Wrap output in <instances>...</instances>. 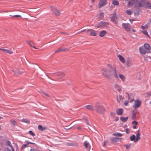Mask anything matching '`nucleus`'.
Masks as SVG:
<instances>
[{"mask_svg":"<svg viewBox=\"0 0 151 151\" xmlns=\"http://www.w3.org/2000/svg\"><path fill=\"white\" fill-rule=\"evenodd\" d=\"M107 66V68H104L102 69L103 75L108 78H110L112 76H114L115 78H118L116 67L112 66L110 64H108Z\"/></svg>","mask_w":151,"mask_h":151,"instance_id":"nucleus-1","label":"nucleus"},{"mask_svg":"<svg viewBox=\"0 0 151 151\" xmlns=\"http://www.w3.org/2000/svg\"><path fill=\"white\" fill-rule=\"evenodd\" d=\"M139 51L141 54L145 55L151 52V48L148 44L145 43L144 46L139 47Z\"/></svg>","mask_w":151,"mask_h":151,"instance_id":"nucleus-2","label":"nucleus"},{"mask_svg":"<svg viewBox=\"0 0 151 151\" xmlns=\"http://www.w3.org/2000/svg\"><path fill=\"white\" fill-rule=\"evenodd\" d=\"M95 110L97 113L100 114H104L105 112L104 106L98 102L95 104Z\"/></svg>","mask_w":151,"mask_h":151,"instance_id":"nucleus-3","label":"nucleus"},{"mask_svg":"<svg viewBox=\"0 0 151 151\" xmlns=\"http://www.w3.org/2000/svg\"><path fill=\"white\" fill-rule=\"evenodd\" d=\"M146 0H141L137 1L135 4L134 6L135 8H138L143 6L145 4Z\"/></svg>","mask_w":151,"mask_h":151,"instance_id":"nucleus-4","label":"nucleus"},{"mask_svg":"<svg viewBox=\"0 0 151 151\" xmlns=\"http://www.w3.org/2000/svg\"><path fill=\"white\" fill-rule=\"evenodd\" d=\"M109 23L106 22L101 21L98 24L97 27L98 28L108 27Z\"/></svg>","mask_w":151,"mask_h":151,"instance_id":"nucleus-5","label":"nucleus"},{"mask_svg":"<svg viewBox=\"0 0 151 151\" xmlns=\"http://www.w3.org/2000/svg\"><path fill=\"white\" fill-rule=\"evenodd\" d=\"M122 26L126 31L129 32L130 31L131 26L129 24L123 23L122 24Z\"/></svg>","mask_w":151,"mask_h":151,"instance_id":"nucleus-6","label":"nucleus"},{"mask_svg":"<svg viewBox=\"0 0 151 151\" xmlns=\"http://www.w3.org/2000/svg\"><path fill=\"white\" fill-rule=\"evenodd\" d=\"M141 104V101L138 99H136L134 101V103L133 106V107L136 109L139 107Z\"/></svg>","mask_w":151,"mask_h":151,"instance_id":"nucleus-7","label":"nucleus"},{"mask_svg":"<svg viewBox=\"0 0 151 151\" xmlns=\"http://www.w3.org/2000/svg\"><path fill=\"white\" fill-rule=\"evenodd\" d=\"M107 1V0H100L98 4V7L99 8L105 5Z\"/></svg>","mask_w":151,"mask_h":151,"instance_id":"nucleus-8","label":"nucleus"},{"mask_svg":"<svg viewBox=\"0 0 151 151\" xmlns=\"http://www.w3.org/2000/svg\"><path fill=\"white\" fill-rule=\"evenodd\" d=\"M96 31L92 29H90L87 30L86 31V33H88V32H90V35L92 36H95L96 35Z\"/></svg>","mask_w":151,"mask_h":151,"instance_id":"nucleus-9","label":"nucleus"},{"mask_svg":"<svg viewBox=\"0 0 151 151\" xmlns=\"http://www.w3.org/2000/svg\"><path fill=\"white\" fill-rule=\"evenodd\" d=\"M83 145L88 151H89L91 149V146L89 143L87 141H85L83 143Z\"/></svg>","mask_w":151,"mask_h":151,"instance_id":"nucleus-10","label":"nucleus"},{"mask_svg":"<svg viewBox=\"0 0 151 151\" xmlns=\"http://www.w3.org/2000/svg\"><path fill=\"white\" fill-rule=\"evenodd\" d=\"M137 112V110L135 109L132 111V119L133 120H135L136 118V115Z\"/></svg>","mask_w":151,"mask_h":151,"instance_id":"nucleus-11","label":"nucleus"},{"mask_svg":"<svg viewBox=\"0 0 151 151\" xmlns=\"http://www.w3.org/2000/svg\"><path fill=\"white\" fill-rule=\"evenodd\" d=\"M51 9L55 15L56 16H59L60 15V12L59 11L57 10L56 8L53 7H52Z\"/></svg>","mask_w":151,"mask_h":151,"instance_id":"nucleus-12","label":"nucleus"},{"mask_svg":"<svg viewBox=\"0 0 151 151\" xmlns=\"http://www.w3.org/2000/svg\"><path fill=\"white\" fill-rule=\"evenodd\" d=\"M139 0H130L128 2V5L129 6H131L134 4V5Z\"/></svg>","mask_w":151,"mask_h":151,"instance_id":"nucleus-13","label":"nucleus"},{"mask_svg":"<svg viewBox=\"0 0 151 151\" xmlns=\"http://www.w3.org/2000/svg\"><path fill=\"white\" fill-rule=\"evenodd\" d=\"M55 76L58 77V79H60L63 78L65 76L64 74L61 72H59L55 74Z\"/></svg>","mask_w":151,"mask_h":151,"instance_id":"nucleus-14","label":"nucleus"},{"mask_svg":"<svg viewBox=\"0 0 151 151\" xmlns=\"http://www.w3.org/2000/svg\"><path fill=\"white\" fill-rule=\"evenodd\" d=\"M25 142L26 143V144H23L22 145V149H23L25 148L26 147H28V145L29 144H35V143L32 142H30L28 141H26Z\"/></svg>","mask_w":151,"mask_h":151,"instance_id":"nucleus-15","label":"nucleus"},{"mask_svg":"<svg viewBox=\"0 0 151 151\" xmlns=\"http://www.w3.org/2000/svg\"><path fill=\"white\" fill-rule=\"evenodd\" d=\"M111 21L114 22L116 24L117 23V18L116 14H114L111 18Z\"/></svg>","mask_w":151,"mask_h":151,"instance_id":"nucleus-16","label":"nucleus"},{"mask_svg":"<svg viewBox=\"0 0 151 151\" xmlns=\"http://www.w3.org/2000/svg\"><path fill=\"white\" fill-rule=\"evenodd\" d=\"M140 131L139 130H138L137 131V133L136 135V137H135V140L134 141V142H136L138 141L140 139Z\"/></svg>","mask_w":151,"mask_h":151,"instance_id":"nucleus-17","label":"nucleus"},{"mask_svg":"<svg viewBox=\"0 0 151 151\" xmlns=\"http://www.w3.org/2000/svg\"><path fill=\"white\" fill-rule=\"evenodd\" d=\"M86 108L91 111H93L95 110V108L92 106L90 105H87L85 106Z\"/></svg>","mask_w":151,"mask_h":151,"instance_id":"nucleus-18","label":"nucleus"},{"mask_svg":"<svg viewBox=\"0 0 151 151\" xmlns=\"http://www.w3.org/2000/svg\"><path fill=\"white\" fill-rule=\"evenodd\" d=\"M0 50H1L3 52L8 53L9 54H12L13 53L12 51L11 50L5 49H0Z\"/></svg>","mask_w":151,"mask_h":151,"instance_id":"nucleus-19","label":"nucleus"},{"mask_svg":"<svg viewBox=\"0 0 151 151\" xmlns=\"http://www.w3.org/2000/svg\"><path fill=\"white\" fill-rule=\"evenodd\" d=\"M123 112V109L122 108L119 109L116 111V113L118 115H122Z\"/></svg>","mask_w":151,"mask_h":151,"instance_id":"nucleus-20","label":"nucleus"},{"mask_svg":"<svg viewBox=\"0 0 151 151\" xmlns=\"http://www.w3.org/2000/svg\"><path fill=\"white\" fill-rule=\"evenodd\" d=\"M106 33V31L104 30L101 31L100 32L99 35L100 37H103L104 36Z\"/></svg>","mask_w":151,"mask_h":151,"instance_id":"nucleus-21","label":"nucleus"},{"mask_svg":"<svg viewBox=\"0 0 151 151\" xmlns=\"http://www.w3.org/2000/svg\"><path fill=\"white\" fill-rule=\"evenodd\" d=\"M6 145L11 147L12 150V151H14V149L13 148V147L12 145L11 142L10 141H6Z\"/></svg>","mask_w":151,"mask_h":151,"instance_id":"nucleus-22","label":"nucleus"},{"mask_svg":"<svg viewBox=\"0 0 151 151\" xmlns=\"http://www.w3.org/2000/svg\"><path fill=\"white\" fill-rule=\"evenodd\" d=\"M132 62L130 60H127L126 61V65L127 67H129L132 65Z\"/></svg>","mask_w":151,"mask_h":151,"instance_id":"nucleus-23","label":"nucleus"},{"mask_svg":"<svg viewBox=\"0 0 151 151\" xmlns=\"http://www.w3.org/2000/svg\"><path fill=\"white\" fill-rule=\"evenodd\" d=\"M118 58H119V60L123 63L125 62V59L124 57L121 55H119L118 56Z\"/></svg>","mask_w":151,"mask_h":151,"instance_id":"nucleus-24","label":"nucleus"},{"mask_svg":"<svg viewBox=\"0 0 151 151\" xmlns=\"http://www.w3.org/2000/svg\"><path fill=\"white\" fill-rule=\"evenodd\" d=\"M145 8L151 9V4L149 1H147L145 6Z\"/></svg>","mask_w":151,"mask_h":151,"instance_id":"nucleus-25","label":"nucleus"},{"mask_svg":"<svg viewBox=\"0 0 151 151\" xmlns=\"http://www.w3.org/2000/svg\"><path fill=\"white\" fill-rule=\"evenodd\" d=\"M128 118V117H120V119L122 122H125L127 121Z\"/></svg>","mask_w":151,"mask_h":151,"instance_id":"nucleus-26","label":"nucleus"},{"mask_svg":"<svg viewBox=\"0 0 151 151\" xmlns=\"http://www.w3.org/2000/svg\"><path fill=\"white\" fill-rule=\"evenodd\" d=\"M114 87L118 90L119 92L120 93L121 92L122 89L117 84H115L114 86Z\"/></svg>","mask_w":151,"mask_h":151,"instance_id":"nucleus-27","label":"nucleus"},{"mask_svg":"<svg viewBox=\"0 0 151 151\" xmlns=\"http://www.w3.org/2000/svg\"><path fill=\"white\" fill-rule=\"evenodd\" d=\"M38 129L41 131H43L46 129V128L44 127H42L41 125H39L38 126Z\"/></svg>","mask_w":151,"mask_h":151,"instance_id":"nucleus-28","label":"nucleus"},{"mask_svg":"<svg viewBox=\"0 0 151 151\" xmlns=\"http://www.w3.org/2000/svg\"><path fill=\"white\" fill-rule=\"evenodd\" d=\"M119 76L122 79L123 82H124L125 80V77L123 75L120 74L119 75Z\"/></svg>","mask_w":151,"mask_h":151,"instance_id":"nucleus-29","label":"nucleus"},{"mask_svg":"<svg viewBox=\"0 0 151 151\" xmlns=\"http://www.w3.org/2000/svg\"><path fill=\"white\" fill-rule=\"evenodd\" d=\"M113 135L114 136H118V137H122L123 135L122 134L118 132L114 133L113 134Z\"/></svg>","mask_w":151,"mask_h":151,"instance_id":"nucleus-30","label":"nucleus"},{"mask_svg":"<svg viewBox=\"0 0 151 151\" xmlns=\"http://www.w3.org/2000/svg\"><path fill=\"white\" fill-rule=\"evenodd\" d=\"M27 43L29 44V45H30L32 47H33L35 49H37L38 48H36L35 46H33L32 45V42L30 41H27Z\"/></svg>","mask_w":151,"mask_h":151,"instance_id":"nucleus-31","label":"nucleus"},{"mask_svg":"<svg viewBox=\"0 0 151 151\" xmlns=\"http://www.w3.org/2000/svg\"><path fill=\"white\" fill-rule=\"evenodd\" d=\"M66 50L65 49H63L62 48H59L58 50H56L55 51V52H61V51H64Z\"/></svg>","mask_w":151,"mask_h":151,"instance_id":"nucleus-32","label":"nucleus"},{"mask_svg":"<svg viewBox=\"0 0 151 151\" xmlns=\"http://www.w3.org/2000/svg\"><path fill=\"white\" fill-rule=\"evenodd\" d=\"M21 121L23 122H25L27 124H29L30 122L29 120L27 119H23L21 120Z\"/></svg>","mask_w":151,"mask_h":151,"instance_id":"nucleus-33","label":"nucleus"},{"mask_svg":"<svg viewBox=\"0 0 151 151\" xmlns=\"http://www.w3.org/2000/svg\"><path fill=\"white\" fill-rule=\"evenodd\" d=\"M112 4L114 5H118L119 2L118 1L116 0H113L112 1Z\"/></svg>","mask_w":151,"mask_h":151,"instance_id":"nucleus-34","label":"nucleus"},{"mask_svg":"<svg viewBox=\"0 0 151 151\" xmlns=\"http://www.w3.org/2000/svg\"><path fill=\"white\" fill-rule=\"evenodd\" d=\"M118 138L116 137H112L111 139V141L112 142H117Z\"/></svg>","mask_w":151,"mask_h":151,"instance_id":"nucleus-35","label":"nucleus"},{"mask_svg":"<svg viewBox=\"0 0 151 151\" xmlns=\"http://www.w3.org/2000/svg\"><path fill=\"white\" fill-rule=\"evenodd\" d=\"M10 122L12 123V124L14 126L16 125L17 124L16 122L13 119L11 120H10Z\"/></svg>","mask_w":151,"mask_h":151,"instance_id":"nucleus-36","label":"nucleus"},{"mask_svg":"<svg viewBox=\"0 0 151 151\" xmlns=\"http://www.w3.org/2000/svg\"><path fill=\"white\" fill-rule=\"evenodd\" d=\"M130 139L132 141H134L135 140V136L134 135H133L130 137Z\"/></svg>","mask_w":151,"mask_h":151,"instance_id":"nucleus-37","label":"nucleus"},{"mask_svg":"<svg viewBox=\"0 0 151 151\" xmlns=\"http://www.w3.org/2000/svg\"><path fill=\"white\" fill-rule=\"evenodd\" d=\"M126 13L129 15H131L132 13V12L130 10H127L126 11Z\"/></svg>","mask_w":151,"mask_h":151,"instance_id":"nucleus-38","label":"nucleus"},{"mask_svg":"<svg viewBox=\"0 0 151 151\" xmlns=\"http://www.w3.org/2000/svg\"><path fill=\"white\" fill-rule=\"evenodd\" d=\"M131 145V143H129L127 145H125L124 146L126 147L127 149H128L129 148Z\"/></svg>","mask_w":151,"mask_h":151,"instance_id":"nucleus-39","label":"nucleus"},{"mask_svg":"<svg viewBox=\"0 0 151 151\" xmlns=\"http://www.w3.org/2000/svg\"><path fill=\"white\" fill-rule=\"evenodd\" d=\"M142 33H143L145 35H147L149 37H150L149 35H148V32L146 30H144L143 31H141Z\"/></svg>","mask_w":151,"mask_h":151,"instance_id":"nucleus-40","label":"nucleus"},{"mask_svg":"<svg viewBox=\"0 0 151 151\" xmlns=\"http://www.w3.org/2000/svg\"><path fill=\"white\" fill-rule=\"evenodd\" d=\"M99 17L100 18H103L104 17V13L103 12H101L99 14Z\"/></svg>","mask_w":151,"mask_h":151,"instance_id":"nucleus-41","label":"nucleus"},{"mask_svg":"<svg viewBox=\"0 0 151 151\" xmlns=\"http://www.w3.org/2000/svg\"><path fill=\"white\" fill-rule=\"evenodd\" d=\"M140 10H139L138 11H136L134 12V14L135 15H138L139 14V12L140 11Z\"/></svg>","mask_w":151,"mask_h":151,"instance_id":"nucleus-42","label":"nucleus"},{"mask_svg":"<svg viewBox=\"0 0 151 151\" xmlns=\"http://www.w3.org/2000/svg\"><path fill=\"white\" fill-rule=\"evenodd\" d=\"M149 59H150V60H151V59L150 57H144V60H145L146 61H149Z\"/></svg>","mask_w":151,"mask_h":151,"instance_id":"nucleus-43","label":"nucleus"},{"mask_svg":"<svg viewBox=\"0 0 151 151\" xmlns=\"http://www.w3.org/2000/svg\"><path fill=\"white\" fill-rule=\"evenodd\" d=\"M29 134L32 136H35V134L33 133V132H32V131H29Z\"/></svg>","mask_w":151,"mask_h":151,"instance_id":"nucleus-44","label":"nucleus"},{"mask_svg":"<svg viewBox=\"0 0 151 151\" xmlns=\"http://www.w3.org/2000/svg\"><path fill=\"white\" fill-rule=\"evenodd\" d=\"M125 132L127 134H128L129 133V129L128 128H127L125 129Z\"/></svg>","mask_w":151,"mask_h":151,"instance_id":"nucleus-45","label":"nucleus"},{"mask_svg":"<svg viewBox=\"0 0 151 151\" xmlns=\"http://www.w3.org/2000/svg\"><path fill=\"white\" fill-rule=\"evenodd\" d=\"M13 17H21V16L20 15H16L13 16Z\"/></svg>","mask_w":151,"mask_h":151,"instance_id":"nucleus-46","label":"nucleus"},{"mask_svg":"<svg viewBox=\"0 0 151 151\" xmlns=\"http://www.w3.org/2000/svg\"><path fill=\"white\" fill-rule=\"evenodd\" d=\"M132 124H135V125H137V124H138V123L137 122L135 121H133L132 122Z\"/></svg>","mask_w":151,"mask_h":151,"instance_id":"nucleus-47","label":"nucleus"},{"mask_svg":"<svg viewBox=\"0 0 151 151\" xmlns=\"http://www.w3.org/2000/svg\"><path fill=\"white\" fill-rule=\"evenodd\" d=\"M128 103V101H125L124 103V104L125 106H127Z\"/></svg>","mask_w":151,"mask_h":151,"instance_id":"nucleus-48","label":"nucleus"},{"mask_svg":"<svg viewBox=\"0 0 151 151\" xmlns=\"http://www.w3.org/2000/svg\"><path fill=\"white\" fill-rule=\"evenodd\" d=\"M15 147H16V151H17V150H18V145H17V144H15Z\"/></svg>","mask_w":151,"mask_h":151,"instance_id":"nucleus-49","label":"nucleus"},{"mask_svg":"<svg viewBox=\"0 0 151 151\" xmlns=\"http://www.w3.org/2000/svg\"><path fill=\"white\" fill-rule=\"evenodd\" d=\"M124 97L121 95L119 96V99L120 100H123L124 99Z\"/></svg>","mask_w":151,"mask_h":151,"instance_id":"nucleus-50","label":"nucleus"},{"mask_svg":"<svg viewBox=\"0 0 151 151\" xmlns=\"http://www.w3.org/2000/svg\"><path fill=\"white\" fill-rule=\"evenodd\" d=\"M119 119V117L118 116H116V117L115 121H117Z\"/></svg>","mask_w":151,"mask_h":151,"instance_id":"nucleus-51","label":"nucleus"},{"mask_svg":"<svg viewBox=\"0 0 151 151\" xmlns=\"http://www.w3.org/2000/svg\"><path fill=\"white\" fill-rule=\"evenodd\" d=\"M129 21L131 23H132V22L134 21V20L133 19H129Z\"/></svg>","mask_w":151,"mask_h":151,"instance_id":"nucleus-52","label":"nucleus"},{"mask_svg":"<svg viewBox=\"0 0 151 151\" xmlns=\"http://www.w3.org/2000/svg\"><path fill=\"white\" fill-rule=\"evenodd\" d=\"M140 28L141 29H145V27H144V26H143L142 25L141 26Z\"/></svg>","mask_w":151,"mask_h":151,"instance_id":"nucleus-53","label":"nucleus"},{"mask_svg":"<svg viewBox=\"0 0 151 151\" xmlns=\"http://www.w3.org/2000/svg\"><path fill=\"white\" fill-rule=\"evenodd\" d=\"M144 27H145V29H146L148 27V25L147 24H145Z\"/></svg>","mask_w":151,"mask_h":151,"instance_id":"nucleus-54","label":"nucleus"},{"mask_svg":"<svg viewBox=\"0 0 151 151\" xmlns=\"http://www.w3.org/2000/svg\"><path fill=\"white\" fill-rule=\"evenodd\" d=\"M87 125H89L88 121L87 119H86Z\"/></svg>","mask_w":151,"mask_h":151,"instance_id":"nucleus-55","label":"nucleus"},{"mask_svg":"<svg viewBox=\"0 0 151 151\" xmlns=\"http://www.w3.org/2000/svg\"><path fill=\"white\" fill-rule=\"evenodd\" d=\"M42 93L44 94V95H45L46 96H49L48 94H47V93H45L43 92H42Z\"/></svg>","mask_w":151,"mask_h":151,"instance_id":"nucleus-56","label":"nucleus"},{"mask_svg":"<svg viewBox=\"0 0 151 151\" xmlns=\"http://www.w3.org/2000/svg\"><path fill=\"white\" fill-rule=\"evenodd\" d=\"M106 142L105 141H104V146H105L106 144Z\"/></svg>","mask_w":151,"mask_h":151,"instance_id":"nucleus-57","label":"nucleus"},{"mask_svg":"<svg viewBox=\"0 0 151 151\" xmlns=\"http://www.w3.org/2000/svg\"><path fill=\"white\" fill-rule=\"evenodd\" d=\"M133 129H136V125H134L133 126Z\"/></svg>","mask_w":151,"mask_h":151,"instance_id":"nucleus-58","label":"nucleus"},{"mask_svg":"<svg viewBox=\"0 0 151 151\" xmlns=\"http://www.w3.org/2000/svg\"><path fill=\"white\" fill-rule=\"evenodd\" d=\"M126 93L127 95L128 96V99H129V94L127 93Z\"/></svg>","mask_w":151,"mask_h":151,"instance_id":"nucleus-59","label":"nucleus"},{"mask_svg":"<svg viewBox=\"0 0 151 151\" xmlns=\"http://www.w3.org/2000/svg\"><path fill=\"white\" fill-rule=\"evenodd\" d=\"M114 114V113L113 112H111V116H112L113 114Z\"/></svg>","mask_w":151,"mask_h":151,"instance_id":"nucleus-60","label":"nucleus"},{"mask_svg":"<svg viewBox=\"0 0 151 151\" xmlns=\"http://www.w3.org/2000/svg\"><path fill=\"white\" fill-rule=\"evenodd\" d=\"M132 31L133 32H135L136 31V30H135V29H133L132 30Z\"/></svg>","mask_w":151,"mask_h":151,"instance_id":"nucleus-61","label":"nucleus"},{"mask_svg":"<svg viewBox=\"0 0 151 151\" xmlns=\"http://www.w3.org/2000/svg\"><path fill=\"white\" fill-rule=\"evenodd\" d=\"M71 128V127H70L69 128H65V129H66L68 130V129H70Z\"/></svg>","mask_w":151,"mask_h":151,"instance_id":"nucleus-62","label":"nucleus"},{"mask_svg":"<svg viewBox=\"0 0 151 151\" xmlns=\"http://www.w3.org/2000/svg\"><path fill=\"white\" fill-rule=\"evenodd\" d=\"M6 149H7V151H11L10 150L8 149V148H7Z\"/></svg>","mask_w":151,"mask_h":151,"instance_id":"nucleus-63","label":"nucleus"},{"mask_svg":"<svg viewBox=\"0 0 151 151\" xmlns=\"http://www.w3.org/2000/svg\"><path fill=\"white\" fill-rule=\"evenodd\" d=\"M81 129V127H79L77 128L78 129Z\"/></svg>","mask_w":151,"mask_h":151,"instance_id":"nucleus-64","label":"nucleus"}]
</instances>
